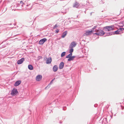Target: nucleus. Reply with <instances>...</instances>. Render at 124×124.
<instances>
[{
	"label": "nucleus",
	"instance_id": "36",
	"mask_svg": "<svg viewBox=\"0 0 124 124\" xmlns=\"http://www.w3.org/2000/svg\"><path fill=\"white\" fill-rule=\"evenodd\" d=\"M121 114L122 115H123L124 114V112H121Z\"/></svg>",
	"mask_w": 124,
	"mask_h": 124
},
{
	"label": "nucleus",
	"instance_id": "13",
	"mask_svg": "<svg viewBox=\"0 0 124 124\" xmlns=\"http://www.w3.org/2000/svg\"><path fill=\"white\" fill-rule=\"evenodd\" d=\"M67 33V31H66L63 32L61 36V38H64L66 36Z\"/></svg>",
	"mask_w": 124,
	"mask_h": 124
},
{
	"label": "nucleus",
	"instance_id": "21",
	"mask_svg": "<svg viewBox=\"0 0 124 124\" xmlns=\"http://www.w3.org/2000/svg\"><path fill=\"white\" fill-rule=\"evenodd\" d=\"M97 27V26H94V27L92 28V33H93V31H96L97 30L96 29H95Z\"/></svg>",
	"mask_w": 124,
	"mask_h": 124
},
{
	"label": "nucleus",
	"instance_id": "22",
	"mask_svg": "<svg viewBox=\"0 0 124 124\" xmlns=\"http://www.w3.org/2000/svg\"><path fill=\"white\" fill-rule=\"evenodd\" d=\"M55 102V104L56 105H58L60 103L59 101L58 102L57 100H55V101H53V103H54Z\"/></svg>",
	"mask_w": 124,
	"mask_h": 124
},
{
	"label": "nucleus",
	"instance_id": "11",
	"mask_svg": "<svg viewBox=\"0 0 124 124\" xmlns=\"http://www.w3.org/2000/svg\"><path fill=\"white\" fill-rule=\"evenodd\" d=\"M64 66V63L62 62H61L59 65V68L60 69H63Z\"/></svg>",
	"mask_w": 124,
	"mask_h": 124
},
{
	"label": "nucleus",
	"instance_id": "38",
	"mask_svg": "<svg viewBox=\"0 0 124 124\" xmlns=\"http://www.w3.org/2000/svg\"><path fill=\"white\" fill-rule=\"evenodd\" d=\"M105 120H106L107 118H105Z\"/></svg>",
	"mask_w": 124,
	"mask_h": 124
},
{
	"label": "nucleus",
	"instance_id": "39",
	"mask_svg": "<svg viewBox=\"0 0 124 124\" xmlns=\"http://www.w3.org/2000/svg\"><path fill=\"white\" fill-rule=\"evenodd\" d=\"M14 24V25H16V24Z\"/></svg>",
	"mask_w": 124,
	"mask_h": 124
},
{
	"label": "nucleus",
	"instance_id": "23",
	"mask_svg": "<svg viewBox=\"0 0 124 124\" xmlns=\"http://www.w3.org/2000/svg\"><path fill=\"white\" fill-rule=\"evenodd\" d=\"M66 52H62L61 55V57H63L65 54Z\"/></svg>",
	"mask_w": 124,
	"mask_h": 124
},
{
	"label": "nucleus",
	"instance_id": "25",
	"mask_svg": "<svg viewBox=\"0 0 124 124\" xmlns=\"http://www.w3.org/2000/svg\"><path fill=\"white\" fill-rule=\"evenodd\" d=\"M42 57L41 56H38L37 57V59L38 60H39L40 59H42Z\"/></svg>",
	"mask_w": 124,
	"mask_h": 124
},
{
	"label": "nucleus",
	"instance_id": "7",
	"mask_svg": "<svg viewBox=\"0 0 124 124\" xmlns=\"http://www.w3.org/2000/svg\"><path fill=\"white\" fill-rule=\"evenodd\" d=\"M92 33V30H91L90 31L89 30H88L85 33H84V34L86 36H88L89 35L91 34Z\"/></svg>",
	"mask_w": 124,
	"mask_h": 124
},
{
	"label": "nucleus",
	"instance_id": "41",
	"mask_svg": "<svg viewBox=\"0 0 124 124\" xmlns=\"http://www.w3.org/2000/svg\"><path fill=\"white\" fill-rule=\"evenodd\" d=\"M108 105V106H109V105ZM108 107L107 108H108Z\"/></svg>",
	"mask_w": 124,
	"mask_h": 124
},
{
	"label": "nucleus",
	"instance_id": "20",
	"mask_svg": "<svg viewBox=\"0 0 124 124\" xmlns=\"http://www.w3.org/2000/svg\"><path fill=\"white\" fill-rule=\"evenodd\" d=\"M70 53L68 55H67L66 56V58H70L71 56H72V53Z\"/></svg>",
	"mask_w": 124,
	"mask_h": 124
},
{
	"label": "nucleus",
	"instance_id": "24",
	"mask_svg": "<svg viewBox=\"0 0 124 124\" xmlns=\"http://www.w3.org/2000/svg\"><path fill=\"white\" fill-rule=\"evenodd\" d=\"M73 48L71 47V49L69 50V53H72L73 51Z\"/></svg>",
	"mask_w": 124,
	"mask_h": 124
},
{
	"label": "nucleus",
	"instance_id": "10",
	"mask_svg": "<svg viewBox=\"0 0 124 124\" xmlns=\"http://www.w3.org/2000/svg\"><path fill=\"white\" fill-rule=\"evenodd\" d=\"M21 83V81L20 80H18L16 82L14 86H17L19 85Z\"/></svg>",
	"mask_w": 124,
	"mask_h": 124
},
{
	"label": "nucleus",
	"instance_id": "28",
	"mask_svg": "<svg viewBox=\"0 0 124 124\" xmlns=\"http://www.w3.org/2000/svg\"><path fill=\"white\" fill-rule=\"evenodd\" d=\"M55 79V78H54L50 82V83L49 84H52L53 83V81L54 80V79Z\"/></svg>",
	"mask_w": 124,
	"mask_h": 124
},
{
	"label": "nucleus",
	"instance_id": "9",
	"mask_svg": "<svg viewBox=\"0 0 124 124\" xmlns=\"http://www.w3.org/2000/svg\"><path fill=\"white\" fill-rule=\"evenodd\" d=\"M24 59L23 58H21V59L18 60L17 62V63L18 64H22L24 61Z\"/></svg>",
	"mask_w": 124,
	"mask_h": 124
},
{
	"label": "nucleus",
	"instance_id": "34",
	"mask_svg": "<svg viewBox=\"0 0 124 124\" xmlns=\"http://www.w3.org/2000/svg\"><path fill=\"white\" fill-rule=\"evenodd\" d=\"M66 109V107H64L63 108V110H65Z\"/></svg>",
	"mask_w": 124,
	"mask_h": 124
},
{
	"label": "nucleus",
	"instance_id": "32",
	"mask_svg": "<svg viewBox=\"0 0 124 124\" xmlns=\"http://www.w3.org/2000/svg\"><path fill=\"white\" fill-rule=\"evenodd\" d=\"M7 45V44H5L4 45H3L2 46V48L5 47L6 46V45Z\"/></svg>",
	"mask_w": 124,
	"mask_h": 124
},
{
	"label": "nucleus",
	"instance_id": "2",
	"mask_svg": "<svg viewBox=\"0 0 124 124\" xmlns=\"http://www.w3.org/2000/svg\"><path fill=\"white\" fill-rule=\"evenodd\" d=\"M114 26L113 25L106 26L104 27L103 28V29L104 31H109L111 30H114Z\"/></svg>",
	"mask_w": 124,
	"mask_h": 124
},
{
	"label": "nucleus",
	"instance_id": "37",
	"mask_svg": "<svg viewBox=\"0 0 124 124\" xmlns=\"http://www.w3.org/2000/svg\"><path fill=\"white\" fill-rule=\"evenodd\" d=\"M9 24L10 25H11L12 24L11 23H10V24Z\"/></svg>",
	"mask_w": 124,
	"mask_h": 124
},
{
	"label": "nucleus",
	"instance_id": "33",
	"mask_svg": "<svg viewBox=\"0 0 124 124\" xmlns=\"http://www.w3.org/2000/svg\"><path fill=\"white\" fill-rule=\"evenodd\" d=\"M57 27V24H56L54 26L53 29H55Z\"/></svg>",
	"mask_w": 124,
	"mask_h": 124
},
{
	"label": "nucleus",
	"instance_id": "18",
	"mask_svg": "<svg viewBox=\"0 0 124 124\" xmlns=\"http://www.w3.org/2000/svg\"><path fill=\"white\" fill-rule=\"evenodd\" d=\"M28 69L30 70H32L33 69V66L31 65H29L28 66Z\"/></svg>",
	"mask_w": 124,
	"mask_h": 124
},
{
	"label": "nucleus",
	"instance_id": "3",
	"mask_svg": "<svg viewBox=\"0 0 124 124\" xmlns=\"http://www.w3.org/2000/svg\"><path fill=\"white\" fill-rule=\"evenodd\" d=\"M120 31H119V29L117 31L114 32H112L107 33L106 34L105 36H104V37L110 36L113 34H119L120 33L119 32Z\"/></svg>",
	"mask_w": 124,
	"mask_h": 124
},
{
	"label": "nucleus",
	"instance_id": "19",
	"mask_svg": "<svg viewBox=\"0 0 124 124\" xmlns=\"http://www.w3.org/2000/svg\"><path fill=\"white\" fill-rule=\"evenodd\" d=\"M26 6V9L27 10H29L31 9V6L30 5H27Z\"/></svg>",
	"mask_w": 124,
	"mask_h": 124
},
{
	"label": "nucleus",
	"instance_id": "40",
	"mask_svg": "<svg viewBox=\"0 0 124 124\" xmlns=\"http://www.w3.org/2000/svg\"><path fill=\"white\" fill-rule=\"evenodd\" d=\"M123 25L124 26V23L123 24Z\"/></svg>",
	"mask_w": 124,
	"mask_h": 124
},
{
	"label": "nucleus",
	"instance_id": "35",
	"mask_svg": "<svg viewBox=\"0 0 124 124\" xmlns=\"http://www.w3.org/2000/svg\"><path fill=\"white\" fill-rule=\"evenodd\" d=\"M98 105L97 104H96L94 105V107H97V106Z\"/></svg>",
	"mask_w": 124,
	"mask_h": 124
},
{
	"label": "nucleus",
	"instance_id": "4",
	"mask_svg": "<svg viewBox=\"0 0 124 124\" xmlns=\"http://www.w3.org/2000/svg\"><path fill=\"white\" fill-rule=\"evenodd\" d=\"M18 93V91L16 88H14L11 91V94L12 96H14Z\"/></svg>",
	"mask_w": 124,
	"mask_h": 124
},
{
	"label": "nucleus",
	"instance_id": "12",
	"mask_svg": "<svg viewBox=\"0 0 124 124\" xmlns=\"http://www.w3.org/2000/svg\"><path fill=\"white\" fill-rule=\"evenodd\" d=\"M76 45V44L75 42L74 41L72 42L71 43L70 45V48H73Z\"/></svg>",
	"mask_w": 124,
	"mask_h": 124
},
{
	"label": "nucleus",
	"instance_id": "15",
	"mask_svg": "<svg viewBox=\"0 0 124 124\" xmlns=\"http://www.w3.org/2000/svg\"><path fill=\"white\" fill-rule=\"evenodd\" d=\"M17 5H17V3H13L12 6H11V8H15L18 7V6Z\"/></svg>",
	"mask_w": 124,
	"mask_h": 124
},
{
	"label": "nucleus",
	"instance_id": "26",
	"mask_svg": "<svg viewBox=\"0 0 124 124\" xmlns=\"http://www.w3.org/2000/svg\"><path fill=\"white\" fill-rule=\"evenodd\" d=\"M19 4H21V5H22L23 6L24 5H25V4H24L23 2L22 1H20Z\"/></svg>",
	"mask_w": 124,
	"mask_h": 124
},
{
	"label": "nucleus",
	"instance_id": "29",
	"mask_svg": "<svg viewBox=\"0 0 124 124\" xmlns=\"http://www.w3.org/2000/svg\"><path fill=\"white\" fill-rule=\"evenodd\" d=\"M119 30L120 31H123L124 30V28H120L119 29Z\"/></svg>",
	"mask_w": 124,
	"mask_h": 124
},
{
	"label": "nucleus",
	"instance_id": "14",
	"mask_svg": "<svg viewBox=\"0 0 124 124\" xmlns=\"http://www.w3.org/2000/svg\"><path fill=\"white\" fill-rule=\"evenodd\" d=\"M58 69V67L57 65H55L53 66V70L54 72H56L57 70Z\"/></svg>",
	"mask_w": 124,
	"mask_h": 124
},
{
	"label": "nucleus",
	"instance_id": "17",
	"mask_svg": "<svg viewBox=\"0 0 124 124\" xmlns=\"http://www.w3.org/2000/svg\"><path fill=\"white\" fill-rule=\"evenodd\" d=\"M79 6V4L78 3L76 2L74 4L73 6V7H76V8H78V7Z\"/></svg>",
	"mask_w": 124,
	"mask_h": 124
},
{
	"label": "nucleus",
	"instance_id": "30",
	"mask_svg": "<svg viewBox=\"0 0 124 124\" xmlns=\"http://www.w3.org/2000/svg\"><path fill=\"white\" fill-rule=\"evenodd\" d=\"M17 5H17L18 6V7H19L20 6H23V5H21V4H20L18 3H17Z\"/></svg>",
	"mask_w": 124,
	"mask_h": 124
},
{
	"label": "nucleus",
	"instance_id": "6",
	"mask_svg": "<svg viewBox=\"0 0 124 124\" xmlns=\"http://www.w3.org/2000/svg\"><path fill=\"white\" fill-rule=\"evenodd\" d=\"M44 59H47V60L46 62V64H49L51 63L52 61V58L51 57L48 58L45 57L44 58Z\"/></svg>",
	"mask_w": 124,
	"mask_h": 124
},
{
	"label": "nucleus",
	"instance_id": "8",
	"mask_svg": "<svg viewBox=\"0 0 124 124\" xmlns=\"http://www.w3.org/2000/svg\"><path fill=\"white\" fill-rule=\"evenodd\" d=\"M42 77L41 75H39L37 76L36 78V80L37 81H39L42 79Z\"/></svg>",
	"mask_w": 124,
	"mask_h": 124
},
{
	"label": "nucleus",
	"instance_id": "16",
	"mask_svg": "<svg viewBox=\"0 0 124 124\" xmlns=\"http://www.w3.org/2000/svg\"><path fill=\"white\" fill-rule=\"evenodd\" d=\"M76 57V56H71L70 58H69L68 60V61H70L73 60L74 58Z\"/></svg>",
	"mask_w": 124,
	"mask_h": 124
},
{
	"label": "nucleus",
	"instance_id": "27",
	"mask_svg": "<svg viewBox=\"0 0 124 124\" xmlns=\"http://www.w3.org/2000/svg\"><path fill=\"white\" fill-rule=\"evenodd\" d=\"M99 1L100 3L101 4H103L104 3L102 0H100Z\"/></svg>",
	"mask_w": 124,
	"mask_h": 124
},
{
	"label": "nucleus",
	"instance_id": "31",
	"mask_svg": "<svg viewBox=\"0 0 124 124\" xmlns=\"http://www.w3.org/2000/svg\"><path fill=\"white\" fill-rule=\"evenodd\" d=\"M59 31V30H58V29H57L56 31H55V33H58V32Z\"/></svg>",
	"mask_w": 124,
	"mask_h": 124
},
{
	"label": "nucleus",
	"instance_id": "5",
	"mask_svg": "<svg viewBox=\"0 0 124 124\" xmlns=\"http://www.w3.org/2000/svg\"><path fill=\"white\" fill-rule=\"evenodd\" d=\"M47 40V39L44 38L40 40L39 42V44L40 45H43Z\"/></svg>",
	"mask_w": 124,
	"mask_h": 124
},
{
	"label": "nucleus",
	"instance_id": "1",
	"mask_svg": "<svg viewBox=\"0 0 124 124\" xmlns=\"http://www.w3.org/2000/svg\"><path fill=\"white\" fill-rule=\"evenodd\" d=\"M93 33L98 36H102L105 34V33L103 30L99 29L97 30L96 32Z\"/></svg>",
	"mask_w": 124,
	"mask_h": 124
}]
</instances>
